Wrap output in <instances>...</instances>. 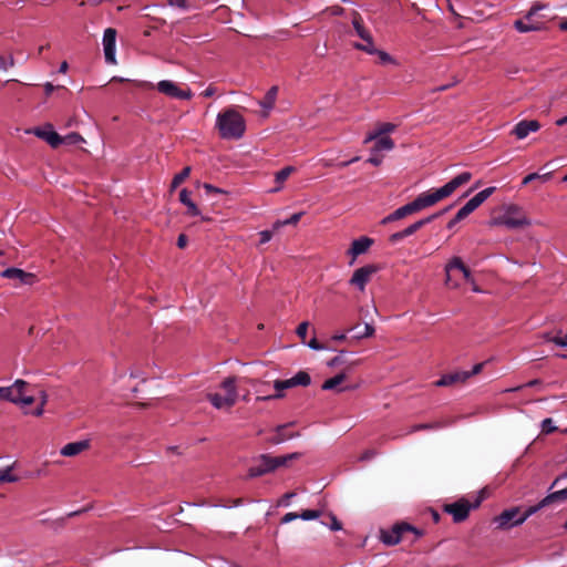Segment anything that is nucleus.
Masks as SVG:
<instances>
[{
	"mask_svg": "<svg viewBox=\"0 0 567 567\" xmlns=\"http://www.w3.org/2000/svg\"><path fill=\"white\" fill-rule=\"evenodd\" d=\"M471 179H472V173L463 172V173L458 174L457 176H455L454 178H452L449 183H446L441 188L420 194L412 202L415 207L416 213L449 197L460 186L466 184Z\"/></svg>",
	"mask_w": 567,
	"mask_h": 567,
	"instance_id": "1",
	"label": "nucleus"
},
{
	"mask_svg": "<svg viewBox=\"0 0 567 567\" xmlns=\"http://www.w3.org/2000/svg\"><path fill=\"white\" fill-rule=\"evenodd\" d=\"M216 127L224 140H239L246 131L245 118L235 109H226L218 113Z\"/></svg>",
	"mask_w": 567,
	"mask_h": 567,
	"instance_id": "2",
	"label": "nucleus"
},
{
	"mask_svg": "<svg viewBox=\"0 0 567 567\" xmlns=\"http://www.w3.org/2000/svg\"><path fill=\"white\" fill-rule=\"evenodd\" d=\"M492 225H503L509 229H516L529 226L530 220L520 206L512 204L505 208L503 215L492 220Z\"/></svg>",
	"mask_w": 567,
	"mask_h": 567,
	"instance_id": "3",
	"label": "nucleus"
},
{
	"mask_svg": "<svg viewBox=\"0 0 567 567\" xmlns=\"http://www.w3.org/2000/svg\"><path fill=\"white\" fill-rule=\"evenodd\" d=\"M221 389L225 390V395L219 393H209L207 394V399L216 409H230L235 405L238 395L235 385V378H227L224 380Z\"/></svg>",
	"mask_w": 567,
	"mask_h": 567,
	"instance_id": "4",
	"label": "nucleus"
},
{
	"mask_svg": "<svg viewBox=\"0 0 567 567\" xmlns=\"http://www.w3.org/2000/svg\"><path fill=\"white\" fill-rule=\"evenodd\" d=\"M311 383V378L308 372L306 371H299L295 377L287 379V380H276L274 383V388L276 389L277 393L272 395H267L264 398H258V400H274V399H281L284 398V390L291 389L293 386H308Z\"/></svg>",
	"mask_w": 567,
	"mask_h": 567,
	"instance_id": "5",
	"label": "nucleus"
},
{
	"mask_svg": "<svg viewBox=\"0 0 567 567\" xmlns=\"http://www.w3.org/2000/svg\"><path fill=\"white\" fill-rule=\"evenodd\" d=\"M524 522L525 517H522L520 508L517 506L505 509L493 518V523L499 530H508L515 526L522 525Z\"/></svg>",
	"mask_w": 567,
	"mask_h": 567,
	"instance_id": "6",
	"label": "nucleus"
},
{
	"mask_svg": "<svg viewBox=\"0 0 567 567\" xmlns=\"http://www.w3.org/2000/svg\"><path fill=\"white\" fill-rule=\"evenodd\" d=\"M454 270H458L462 272L463 278L467 282L474 284V279L472 277V272L468 267L464 265L462 259L460 257H453L445 266V285L450 288H457L460 286V282L453 277L452 272Z\"/></svg>",
	"mask_w": 567,
	"mask_h": 567,
	"instance_id": "7",
	"label": "nucleus"
},
{
	"mask_svg": "<svg viewBox=\"0 0 567 567\" xmlns=\"http://www.w3.org/2000/svg\"><path fill=\"white\" fill-rule=\"evenodd\" d=\"M480 504H481L480 498H477L476 502L473 504L470 503L465 498H461L454 503L445 504L443 509H444V512L452 515L453 520L455 523H461V522H464L468 517L470 511L473 508H477L480 506Z\"/></svg>",
	"mask_w": 567,
	"mask_h": 567,
	"instance_id": "8",
	"label": "nucleus"
},
{
	"mask_svg": "<svg viewBox=\"0 0 567 567\" xmlns=\"http://www.w3.org/2000/svg\"><path fill=\"white\" fill-rule=\"evenodd\" d=\"M156 89L162 94H165L169 97L179 99V100H189L193 96V93L189 89L182 90L174 82L169 80H162L156 84Z\"/></svg>",
	"mask_w": 567,
	"mask_h": 567,
	"instance_id": "9",
	"label": "nucleus"
},
{
	"mask_svg": "<svg viewBox=\"0 0 567 567\" xmlns=\"http://www.w3.org/2000/svg\"><path fill=\"white\" fill-rule=\"evenodd\" d=\"M28 388V382L20 379L16 380L11 386H0V401H8L18 404L19 400H21L22 390Z\"/></svg>",
	"mask_w": 567,
	"mask_h": 567,
	"instance_id": "10",
	"label": "nucleus"
},
{
	"mask_svg": "<svg viewBox=\"0 0 567 567\" xmlns=\"http://www.w3.org/2000/svg\"><path fill=\"white\" fill-rule=\"evenodd\" d=\"M378 271V267L374 265H367L357 269L351 279L350 284L361 291L364 290L365 285L370 280L371 276Z\"/></svg>",
	"mask_w": 567,
	"mask_h": 567,
	"instance_id": "11",
	"label": "nucleus"
},
{
	"mask_svg": "<svg viewBox=\"0 0 567 567\" xmlns=\"http://www.w3.org/2000/svg\"><path fill=\"white\" fill-rule=\"evenodd\" d=\"M115 42H116V30L107 28L103 35V47L105 61L111 64H115Z\"/></svg>",
	"mask_w": 567,
	"mask_h": 567,
	"instance_id": "12",
	"label": "nucleus"
},
{
	"mask_svg": "<svg viewBox=\"0 0 567 567\" xmlns=\"http://www.w3.org/2000/svg\"><path fill=\"white\" fill-rule=\"evenodd\" d=\"M33 134L39 138L44 140L53 148L59 147L63 143V138L53 131L52 124H45L43 127H35Z\"/></svg>",
	"mask_w": 567,
	"mask_h": 567,
	"instance_id": "13",
	"label": "nucleus"
},
{
	"mask_svg": "<svg viewBox=\"0 0 567 567\" xmlns=\"http://www.w3.org/2000/svg\"><path fill=\"white\" fill-rule=\"evenodd\" d=\"M410 530L414 529L409 525H396L391 530H382L381 540L389 546L395 545L401 542L403 534Z\"/></svg>",
	"mask_w": 567,
	"mask_h": 567,
	"instance_id": "14",
	"label": "nucleus"
},
{
	"mask_svg": "<svg viewBox=\"0 0 567 567\" xmlns=\"http://www.w3.org/2000/svg\"><path fill=\"white\" fill-rule=\"evenodd\" d=\"M91 447V440H82L76 442H71L64 445L60 450V455L64 457H74L79 456L84 451L90 450Z\"/></svg>",
	"mask_w": 567,
	"mask_h": 567,
	"instance_id": "15",
	"label": "nucleus"
},
{
	"mask_svg": "<svg viewBox=\"0 0 567 567\" xmlns=\"http://www.w3.org/2000/svg\"><path fill=\"white\" fill-rule=\"evenodd\" d=\"M540 128V124L538 121L536 120H530V121H527V120H523L520 122H518L514 128H513V134L519 138V140H523L525 138L530 132H537L538 130Z\"/></svg>",
	"mask_w": 567,
	"mask_h": 567,
	"instance_id": "16",
	"label": "nucleus"
},
{
	"mask_svg": "<svg viewBox=\"0 0 567 567\" xmlns=\"http://www.w3.org/2000/svg\"><path fill=\"white\" fill-rule=\"evenodd\" d=\"M564 498H567V488L557 491V492L546 496L538 505L530 506L526 512L522 513V517H525V520H526L530 515L536 513L542 507L549 505L550 503H553L556 499H564Z\"/></svg>",
	"mask_w": 567,
	"mask_h": 567,
	"instance_id": "17",
	"label": "nucleus"
},
{
	"mask_svg": "<svg viewBox=\"0 0 567 567\" xmlns=\"http://www.w3.org/2000/svg\"><path fill=\"white\" fill-rule=\"evenodd\" d=\"M1 276L8 279H18L21 284L32 285L35 276L31 272H25L19 268H8L1 272Z\"/></svg>",
	"mask_w": 567,
	"mask_h": 567,
	"instance_id": "18",
	"label": "nucleus"
},
{
	"mask_svg": "<svg viewBox=\"0 0 567 567\" xmlns=\"http://www.w3.org/2000/svg\"><path fill=\"white\" fill-rule=\"evenodd\" d=\"M416 213L415 210V207L413 205V203H408L406 205L395 209L393 213H391L390 215L385 216L382 220H381V224L382 225H386V224H390L392 221H395V220H400V219H403L405 218L406 216H410L412 214Z\"/></svg>",
	"mask_w": 567,
	"mask_h": 567,
	"instance_id": "19",
	"label": "nucleus"
},
{
	"mask_svg": "<svg viewBox=\"0 0 567 567\" xmlns=\"http://www.w3.org/2000/svg\"><path fill=\"white\" fill-rule=\"evenodd\" d=\"M373 244V239L369 237H360L352 241L351 247L348 250V254L352 256V260H354L359 255L364 254ZM353 261H351L352 264Z\"/></svg>",
	"mask_w": 567,
	"mask_h": 567,
	"instance_id": "20",
	"label": "nucleus"
},
{
	"mask_svg": "<svg viewBox=\"0 0 567 567\" xmlns=\"http://www.w3.org/2000/svg\"><path fill=\"white\" fill-rule=\"evenodd\" d=\"M395 130H396V125L393 123H388V122L378 123L375 125V130L370 132L365 136L363 143L368 144V143L372 142L373 140H377L380 136H385L386 134L394 132Z\"/></svg>",
	"mask_w": 567,
	"mask_h": 567,
	"instance_id": "21",
	"label": "nucleus"
},
{
	"mask_svg": "<svg viewBox=\"0 0 567 567\" xmlns=\"http://www.w3.org/2000/svg\"><path fill=\"white\" fill-rule=\"evenodd\" d=\"M467 380V374L463 371L447 373L442 375L437 381L434 382L435 386H450L456 383H463Z\"/></svg>",
	"mask_w": 567,
	"mask_h": 567,
	"instance_id": "22",
	"label": "nucleus"
},
{
	"mask_svg": "<svg viewBox=\"0 0 567 567\" xmlns=\"http://www.w3.org/2000/svg\"><path fill=\"white\" fill-rule=\"evenodd\" d=\"M446 210H449V207L439 213H435L433 215H430L423 219H420V220L411 224L410 226H408L406 228L403 229V235H405V237L413 235L414 233H416L419 229H421L425 225L430 224L437 217L442 216Z\"/></svg>",
	"mask_w": 567,
	"mask_h": 567,
	"instance_id": "23",
	"label": "nucleus"
},
{
	"mask_svg": "<svg viewBox=\"0 0 567 567\" xmlns=\"http://www.w3.org/2000/svg\"><path fill=\"white\" fill-rule=\"evenodd\" d=\"M22 477V473L17 468L16 464H7L0 467V482H14Z\"/></svg>",
	"mask_w": 567,
	"mask_h": 567,
	"instance_id": "24",
	"label": "nucleus"
},
{
	"mask_svg": "<svg viewBox=\"0 0 567 567\" xmlns=\"http://www.w3.org/2000/svg\"><path fill=\"white\" fill-rule=\"evenodd\" d=\"M189 196L190 192L186 188H183L179 193V200L187 207V215L198 216L200 212Z\"/></svg>",
	"mask_w": 567,
	"mask_h": 567,
	"instance_id": "25",
	"label": "nucleus"
},
{
	"mask_svg": "<svg viewBox=\"0 0 567 567\" xmlns=\"http://www.w3.org/2000/svg\"><path fill=\"white\" fill-rule=\"evenodd\" d=\"M352 24L355 30V33L362 39V40H369L370 39V31L364 27L362 17L358 13H353L352 18Z\"/></svg>",
	"mask_w": 567,
	"mask_h": 567,
	"instance_id": "26",
	"label": "nucleus"
},
{
	"mask_svg": "<svg viewBox=\"0 0 567 567\" xmlns=\"http://www.w3.org/2000/svg\"><path fill=\"white\" fill-rule=\"evenodd\" d=\"M482 204L476 198V196L472 197L458 212H457V219H464L470 214H472L477 207H480Z\"/></svg>",
	"mask_w": 567,
	"mask_h": 567,
	"instance_id": "27",
	"label": "nucleus"
},
{
	"mask_svg": "<svg viewBox=\"0 0 567 567\" xmlns=\"http://www.w3.org/2000/svg\"><path fill=\"white\" fill-rule=\"evenodd\" d=\"M375 143L372 147V152L391 151L394 148V141L389 136H380L374 140Z\"/></svg>",
	"mask_w": 567,
	"mask_h": 567,
	"instance_id": "28",
	"label": "nucleus"
},
{
	"mask_svg": "<svg viewBox=\"0 0 567 567\" xmlns=\"http://www.w3.org/2000/svg\"><path fill=\"white\" fill-rule=\"evenodd\" d=\"M514 28L522 33L539 31L542 30V24L539 23H525L522 19H518L514 22Z\"/></svg>",
	"mask_w": 567,
	"mask_h": 567,
	"instance_id": "29",
	"label": "nucleus"
},
{
	"mask_svg": "<svg viewBox=\"0 0 567 567\" xmlns=\"http://www.w3.org/2000/svg\"><path fill=\"white\" fill-rule=\"evenodd\" d=\"M276 468L274 463H260L259 465L249 470L250 476H260L266 473L272 472Z\"/></svg>",
	"mask_w": 567,
	"mask_h": 567,
	"instance_id": "30",
	"label": "nucleus"
},
{
	"mask_svg": "<svg viewBox=\"0 0 567 567\" xmlns=\"http://www.w3.org/2000/svg\"><path fill=\"white\" fill-rule=\"evenodd\" d=\"M346 373H339L333 378L326 380L322 384V390H334L346 380Z\"/></svg>",
	"mask_w": 567,
	"mask_h": 567,
	"instance_id": "31",
	"label": "nucleus"
},
{
	"mask_svg": "<svg viewBox=\"0 0 567 567\" xmlns=\"http://www.w3.org/2000/svg\"><path fill=\"white\" fill-rule=\"evenodd\" d=\"M544 339L548 342H553L559 347H567V333L563 334L561 331H558L556 334L546 333L544 334Z\"/></svg>",
	"mask_w": 567,
	"mask_h": 567,
	"instance_id": "32",
	"label": "nucleus"
},
{
	"mask_svg": "<svg viewBox=\"0 0 567 567\" xmlns=\"http://www.w3.org/2000/svg\"><path fill=\"white\" fill-rule=\"evenodd\" d=\"M363 41L365 43H359V42L353 43V48H355L357 50H360V51H364L368 54H375L378 52V49H375V47H374L372 35H370L369 40H363Z\"/></svg>",
	"mask_w": 567,
	"mask_h": 567,
	"instance_id": "33",
	"label": "nucleus"
},
{
	"mask_svg": "<svg viewBox=\"0 0 567 567\" xmlns=\"http://www.w3.org/2000/svg\"><path fill=\"white\" fill-rule=\"evenodd\" d=\"M289 425H280L277 427L276 434L271 437L274 443H280L287 439L292 437V434L288 433Z\"/></svg>",
	"mask_w": 567,
	"mask_h": 567,
	"instance_id": "34",
	"label": "nucleus"
},
{
	"mask_svg": "<svg viewBox=\"0 0 567 567\" xmlns=\"http://www.w3.org/2000/svg\"><path fill=\"white\" fill-rule=\"evenodd\" d=\"M190 174V167H184L178 174H176L172 181L171 188L175 189L178 187Z\"/></svg>",
	"mask_w": 567,
	"mask_h": 567,
	"instance_id": "35",
	"label": "nucleus"
},
{
	"mask_svg": "<svg viewBox=\"0 0 567 567\" xmlns=\"http://www.w3.org/2000/svg\"><path fill=\"white\" fill-rule=\"evenodd\" d=\"M295 171V167L292 166H286L279 172L276 173L275 181L278 184H282Z\"/></svg>",
	"mask_w": 567,
	"mask_h": 567,
	"instance_id": "36",
	"label": "nucleus"
},
{
	"mask_svg": "<svg viewBox=\"0 0 567 567\" xmlns=\"http://www.w3.org/2000/svg\"><path fill=\"white\" fill-rule=\"evenodd\" d=\"M300 455L298 453H291L282 456H268V455H261L260 461H293L295 458L299 457Z\"/></svg>",
	"mask_w": 567,
	"mask_h": 567,
	"instance_id": "37",
	"label": "nucleus"
},
{
	"mask_svg": "<svg viewBox=\"0 0 567 567\" xmlns=\"http://www.w3.org/2000/svg\"><path fill=\"white\" fill-rule=\"evenodd\" d=\"M278 89L277 86H272L265 96V102L262 103L264 106L271 107L275 103L276 96H277Z\"/></svg>",
	"mask_w": 567,
	"mask_h": 567,
	"instance_id": "38",
	"label": "nucleus"
},
{
	"mask_svg": "<svg viewBox=\"0 0 567 567\" xmlns=\"http://www.w3.org/2000/svg\"><path fill=\"white\" fill-rule=\"evenodd\" d=\"M374 333V327L370 323H365L362 331H358L353 338L355 339H362L373 336Z\"/></svg>",
	"mask_w": 567,
	"mask_h": 567,
	"instance_id": "39",
	"label": "nucleus"
},
{
	"mask_svg": "<svg viewBox=\"0 0 567 567\" xmlns=\"http://www.w3.org/2000/svg\"><path fill=\"white\" fill-rule=\"evenodd\" d=\"M557 427L554 425V421L550 417H547L542 421V433L550 434L555 432Z\"/></svg>",
	"mask_w": 567,
	"mask_h": 567,
	"instance_id": "40",
	"label": "nucleus"
},
{
	"mask_svg": "<svg viewBox=\"0 0 567 567\" xmlns=\"http://www.w3.org/2000/svg\"><path fill=\"white\" fill-rule=\"evenodd\" d=\"M545 8H546V6L542 4L539 2L533 4L530 7V9L526 12V14L524 16V19L527 21H532L533 17L536 16L538 11H540Z\"/></svg>",
	"mask_w": 567,
	"mask_h": 567,
	"instance_id": "41",
	"label": "nucleus"
},
{
	"mask_svg": "<svg viewBox=\"0 0 567 567\" xmlns=\"http://www.w3.org/2000/svg\"><path fill=\"white\" fill-rule=\"evenodd\" d=\"M495 190H496V187H494V186L487 187V188L481 190L480 193H477L475 196H476V198H478L481 204H483L491 195L494 194Z\"/></svg>",
	"mask_w": 567,
	"mask_h": 567,
	"instance_id": "42",
	"label": "nucleus"
},
{
	"mask_svg": "<svg viewBox=\"0 0 567 567\" xmlns=\"http://www.w3.org/2000/svg\"><path fill=\"white\" fill-rule=\"evenodd\" d=\"M320 515L321 512L319 511L306 509L302 511L301 514H299V518H302L305 520H311L318 518Z\"/></svg>",
	"mask_w": 567,
	"mask_h": 567,
	"instance_id": "43",
	"label": "nucleus"
},
{
	"mask_svg": "<svg viewBox=\"0 0 567 567\" xmlns=\"http://www.w3.org/2000/svg\"><path fill=\"white\" fill-rule=\"evenodd\" d=\"M308 328H309V322L303 321L298 326V328L296 330V332H297L298 337L301 339L302 343H306V336L308 332Z\"/></svg>",
	"mask_w": 567,
	"mask_h": 567,
	"instance_id": "44",
	"label": "nucleus"
},
{
	"mask_svg": "<svg viewBox=\"0 0 567 567\" xmlns=\"http://www.w3.org/2000/svg\"><path fill=\"white\" fill-rule=\"evenodd\" d=\"M37 401V398L32 394H27V389H23L21 392V400H19V403L23 405H31Z\"/></svg>",
	"mask_w": 567,
	"mask_h": 567,
	"instance_id": "45",
	"label": "nucleus"
},
{
	"mask_svg": "<svg viewBox=\"0 0 567 567\" xmlns=\"http://www.w3.org/2000/svg\"><path fill=\"white\" fill-rule=\"evenodd\" d=\"M39 399H40V408H38L35 414L37 415H41L42 412H43V405L47 403V400H48V395L45 393V391L43 390H39Z\"/></svg>",
	"mask_w": 567,
	"mask_h": 567,
	"instance_id": "46",
	"label": "nucleus"
},
{
	"mask_svg": "<svg viewBox=\"0 0 567 567\" xmlns=\"http://www.w3.org/2000/svg\"><path fill=\"white\" fill-rule=\"evenodd\" d=\"M303 215L302 212L293 214L290 218L282 220V225H297Z\"/></svg>",
	"mask_w": 567,
	"mask_h": 567,
	"instance_id": "47",
	"label": "nucleus"
},
{
	"mask_svg": "<svg viewBox=\"0 0 567 567\" xmlns=\"http://www.w3.org/2000/svg\"><path fill=\"white\" fill-rule=\"evenodd\" d=\"M375 54H378L381 63H393L394 62L393 58L385 51L378 50V52Z\"/></svg>",
	"mask_w": 567,
	"mask_h": 567,
	"instance_id": "48",
	"label": "nucleus"
},
{
	"mask_svg": "<svg viewBox=\"0 0 567 567\" xmlns=\"http://www.w3.org/2000/svg\"><path fill=\"white\" fill-rule=\"evenodd\" d=\"M484 364H485V362H481V363L475 364L471 371H463L464 373L467 374V380L471 377L478 374L483 370Z\"/></svg>",
	"mask_w": 567,
	"mask_h": 567,
	"instance_id": "49",
	"label": "nucleus"
},
{
	"mask_svg": "<svg viewBox=\"0 0 567 567\" xmlns=\"http://www.w3.org/2000/svg\"><path fill=\"white\" fill-rule=\"evenodd\" d=\"M259 236H260L259 244L264 245L271 239L272 233L270 230H262L259 233Z\"/></svg>",
	"mask_w": 567,
	"mask_h": 567,
	"instance_id": "50",
	"label": "nucleus"
},
{
	"mask_svg": "<svg viewBox=\"0 0 567 567\" xmlns=\"http://www.w3.org/2000/svg\"><path fill=\"white\" fill-rule=\"evenodd\" d=\"M405 238V235H403V230L401 231H398V233H394L392 234L390 237H389V241L391 244H396L399 241H401L402 239Z\"/></svg>",
	"mask_w": 567,
	"mask_h": 567,
	"instance_id": "51",
	"label": "nucleus"
},
{
	"mask_svg": "<svg viewBox=\"0 0 567 567\" xmlns=\"http://www.w3.org/2000/svg\"><path fill=\"white\" fill-rule=\"evenodd\" d=\"M65 140L72 144L83 141L82 136L78 133H70L69 135L65 136Z\"/></svg>",
	"mask_w": 567,
	"mask_h": 567,
	"instance_id": "52",
	"label": "nucleus"
},
{
	"mask_svg": "<svg viewBox=\"0 0 567 567\" xmlns=\"http://www.w3.org/2000/svg\"><path fill=\"white\" fill-rule=\"evenodd\" d=\"M305 344H308L313 350H322L324 347L316 339L312 338L309 342H306Z\"/></svg>",
	"mask_w": 567,
	"mask_h": 567,
	"instance_id": "53",
	"label": "nucleus"
},
{
	"mask_svg": "<svg viewBox=\"0 0 567 567\" xmlns=\"http://www.w3.org/2000/svg\"><path fill=\"white\" fill-rule=\"evenodd\" d=\"M295 494L293 493H287L285 494L279 501H278V505L279 506H288L289 505V501L291 497H293Z\"/></svg>",
	"mask_w": 567,
	"mask_h": 567,
	"instance_id": "54",
	"label": "nucleus"
},
{
	"mask_svg": "<svg viewBox=\"0 0 567 567\" xmlns=\"http://www.w3.org/2000/svg\"><path fill=\"white\" fill-rule=\"evenodd\" d=\"M377 452L374 450H367L360 457L359 461H369L373 457H375Z\"/></svg>",
	"mask_w": 567,
	"mask_h": 567,
	"instance_id": "55",
	"label": "nucleus"
},
{
	"mask_svg": "<svg viewBox=\"0 0 567 567\" xmlns=\"http://www.w3.org/2000/svg\"><path fill=\"white\" fill-rule=\"evenodd\" d=\"M188 239L187 236L184 234H181L177 238V247L181 249H184L187 246Z\"/></svg>",
	"mask_w": 567,
	"mask_h": 567,
	"instance_id": "56",
	"label": "nucleus"
},
{
	"mask_svg": "<svg viewBox=\"0 0 567 567\" xmlns=\"http://www.w3.org/2000/svg\"><path fill=\"white\" fill-rule=\"evenodd\" d=\"M297 518H299V515H298V514H296V513H287V514L282 517L281 522H282L284 524H287V523H290V522H292V520H295V519H297Z\"/></svg>",
	"mask_w": 567,
	"mask_h": 567,
	"instance_id": "57",
	"label": "nucleus"
},
{
	"mask_svg": "<svg viewBox=\"0 0 567 567\" xmlns=\"http://www.w3.org/2000/svg\"><path fill=\"white\" fill-rule=\"evenodd\" d=\"M539 177H540V175H539V174H537V173L528 174L527 176H525V177H524V179H523L522 184H523V185H527V184H529L530 182H533V181H535V179H537V178H539Z\"/></svg>",
	"mask_w": 567,
	"mask_h": 567,
	"instance_id": "58",
	"label": "nucleus"
},
{
	"mask_svg": "<svg viewBox=\"0 0 567 567\" xmlns=\"http://www.w3.org/2000/svg\"><path fill=\"white\" fill-rule=\"evenodd\" d=\"M215 93H216V87L213 85H209L203 91L202 95L205 97H212Z\"/></svg>",
	"mask_w": 567,
	"mask_h": 567,
	"instance_id": "59",
	"label": "nucleus"
},
{
	"mask_svg": "<svg viewBox=\"0 0 567 567\" xmlns=\"http://www.w3.org/2000/svg\"><path fill=\"white\" fill-rule=\"evenodd\" d=\"M204 189L206 190L207 194H210V193H223L221 189L210 185V184H204Z\"/></svg>",
	"mask_w": 567,
	"mask_h": 567,
	"instance_id": "60",
	"label": "nucleus"
},
{
	"mask_svg": "<svg viewBox=\"0 0 567 567\" xmlns=\"http://www.w3.org/2000/svg\"><path fill=\"white\" fill-rule=\"evenodd\" d=\"M343 363V360L341 358V355H337L334 358H332L329 362H328V365L329 367H336V365H339Z\"/></svg>",
	"mask_w": 567,
	"mask_h": 567,
	"instance_id": "61",
	"label": "nucleus"
},
{
	"mask_svg": "<svg viewBox=\"0 0 567 567\" xmlns=\"http://www.w3.org/2000/svg\"><path fill=\"white\" fill-rule=\"evenodd\" d=\"M54 90H55V86L51 82H47L44 84V92H45L47 96L51 95Z\"/></svg>",
	"mask_w": 567,
	"mask_h": 567,
	"instance_id": "62",
	"label": "nucleus"
},
{
	"mask_svg": "<svg viewBox=\"0 0 567 567\" xmlns=\"http://www.w3.org/2000/svg\"><path fill=\"white\" fill-rule=\"evenodd\" d=\"M367 162L374 166H379L382 163V158L373 155L369 157Z\"/></svg>",
	"mask_w": 567,
	"mask_h": 567,
	"instance_id": "63",
	"label": "nucleus"
},
{
	"mask_svg": "<svg viewBox=\"0 0 567 567\" xmlns=\"http://www.w3.org/2000/svg\"><path fill=\"white\" fill-rule=\"evenodd\" d=\"M357 161H359V157H353V158H351V159H349V161H344V162L339 163V164H338V166H339L340 168H344V167H347V166L351 165L352 163H354V162H357Z\"/></svg>",
	"mask_w": 567,
	"mask_h": 567,
	"instance_id": "64",
	"label": "nucleus"
}]
</instances>
